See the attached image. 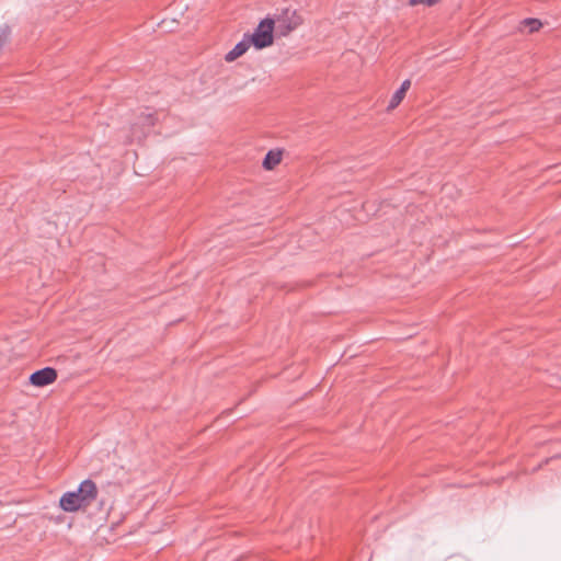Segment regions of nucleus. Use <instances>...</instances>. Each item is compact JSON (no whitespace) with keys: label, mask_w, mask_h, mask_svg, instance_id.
<instances>
[{"label":"nucleus","mask_w":561,"mask_h":561,"mask_svg":"<svg viewBox=\"0 0 561 561\" xmlns=\"http://www.w3.org/2000/svg\"><path fill=\"white\" fill-rule=\"evenodd\" d=\"M98 496L96 484L87 479L82 481L77 491L66 492L59 501L62 511L72 513L80 510H85L90 506Z\"/></svg>","instance_id":"1"},{"label":"nucleus","mask_w":561,"mask_h":561,"mask_svg":"<svg viewBox=\"0 0 561 561\" xmlns=\"http://www.w3.org/2000/svg\"><path fill=\"white\" fill-rule=\"evenodd\" d=\"M274 21L276 25V32L280 36H287L302 24V18L296 10L290 8L282 10V12L276 15Z\"/></svg>","instance_id":"3"},{"label":"nucleus","mask_w":561,"mask_h":561,"mask_svg":"<svg viewBox=\"0 0 561 561\" xmlns=\"http://www.w3.org/2000/svg\"><path fill=\"white\" fill-rule=\"evenodd\" d=\"M440 0H410L409 4L412 5V7L419 5V4H424V5H427V7H432V5L436 4Z\"/></svg>","instance_id":"10"},{"label":"nucleus","mask_w":561,"mask_h":561,"mask_svg":"<svg viewBox=\"0 0 561 561\" xmlns=\"http://www.w3.org/2000/svg\"><path fill=\"white\" fill-rule=\"evenodd\" d=\"M410 87H411V81L409 79H407L402 82L400 89L393 93V95L389 102V105H388L389 111L396 108L402 102V100L404 99L405 93L410 89Z\"/></svg>","instance_id":"7"},{"label":"nucleus","mask_w":561,"mask_h":561,"mask_svg":"<svg viewBox=\"0 0 561 561\" xmlns=\"http://www.w3.org/2000/svg\"><path fill=\"white\" fill-rule=\"evenodd\" d=\"M57 379V371L51 367H45L30 376V382L35 387H45Z\"/></svg>","instance_id":"5"},{"label":"nucleus","mask_w":561,"mask_h":561,"mask_svg":"<svg viewBox=\"0 0 561 561\" xmlns=\"http://www.w3.org/2000/svg\"><path fill=\"white\" fill-rule=\"evenodd\" d=\"M280 160H282V152L280 151L271 150V151L267 152V154L265 156V158L263 160V167L266 170H272L277 164H279Z\"/></svg>","instance_id":"8"},{"label":"nucleus","mask_w":561,"mask_h":561,"mask_svg":"<svg viewBox=\"0 0 561 561\" xmlns=\"http://www.w3.org/2000/svg\"><path fill=\"white\" fill-rule=\"evenodd\" d=\"M275 28L274 19L266 18L262 20L251 35H245L251 45L256 49L268 47L273 44V31Z\"/></svg>","instance_id":"2"},{"label":"nucleus","mask_w":561,"mask_h":561,"mask_svg":"<svg viewBox=\"0 0 561 561\" xmlns=\"http://www.w3.org/2000/svg\"><path fill=\"white\" fill-rule=\"evenodd\" d=\"M156 118L151 112H144L137 118V122L133 124L131 134L135 140L140 141L149 130L151 126L154 125Z\"/></svg>","instance_id":"4"},{"label":"nucleus","mask_w":561,"mask_h":561,"mask_svg":"<svg viewBox=\"0 0 561 561\" xmlns=\"http://www.w3.org/2000/svg\"><path fill=\"white\" fill-rule=\"evenodd\" d=\"M251 44L248 41L247 36L243 37L241 42H239L230 51H228L225 56V60L228 62H232L242 55H244L250 48Z\"/></svg>","instance_id":"6"},{"label":"nucleus","mask_w":561,"mask_h":561,"mask_svg":"<svg viewBox=\"0 0 561 561\" xmlns=\"http://www.w3.org/2000/svg\"><path fill=\"white\" fill-rule=\"evenodd\" d=\"M523 28H528V33H534L539 31V28L542 26L541 22L537 19H525L522 22Z\"/></svg>","instance_id":"9"}]
</instances>
